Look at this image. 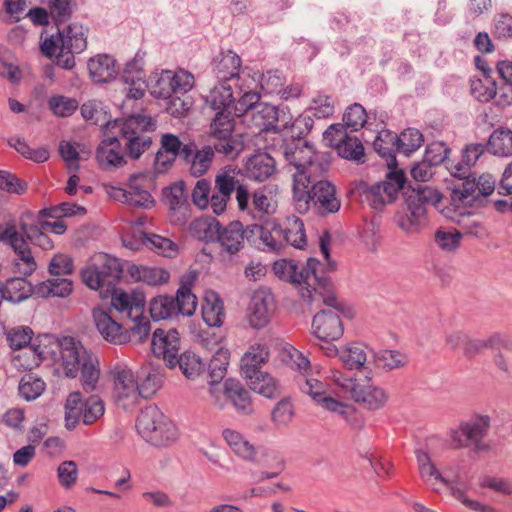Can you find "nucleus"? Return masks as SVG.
<instances>
[{"instance_id":"obj_12","label":"nucleus","mask_w":512,"mask_h":512,"mask_svg":"<svg viewBox=\"0 0 512 512\" xmlns=\"http://www.w3.org/2000/svg\"><path fill=\"white\" fill-rule=\"evenodd\" d=\"M251 236L248 226L244 227L240 221L222 225L216 241L219 246V260L225 265L234 264L239 253L245 248V240H250Z\"/></svg>"},{"instance_id":"obj_11","label":"nucleus","mask_w":512,"mask_h":512,"mask_svg":"<svg viewBox=\"0 0 512 512\" xmlns=\"http://www.w3.org/2000/svg\"><path fill=\"white\" fill-rule=\"evenodd\" d=\"M490 428V418L487 415H474L468 421L461 422L459 429L451 434V447L460 449L472 444L473 451L479 453L488 451L489 445L483 442Z\"/></svg>"},{"instance_id":"obj_25","label":"nucleus","mask_w":512,"mask_h":512,"mask_svg":"<svg viewBox=\"0 0 512 512\" xmlns=\"http://www.w3.org/2000/svg\"><path fill=\"white\" fill-rule=\"evenodd\" d=\"M270 356L265 344L256 343L249 347L240 361V371L244 379H252L265 365Z\"/></svg>"},{"instance_id":"obj_57","label":"nucleus","mask_w":512,"mask_h":512,"mask_svg":"<svg viewBox=\"0 0 512 512\" xmlns=\"http://www.w3.org/2000/svg\"><path fill=\"white\" fill-rule=\"evenodd\" d=\"M311 332L320 341H336L343 336V322H312Z\"/></svg>"},{"instance_id":"obj_39","label":"nucleus","mask_w":512,"mask_h":512,"mask_svg":"<svg viewBox=\"0 0 512 512\" xmlns=\"http://www.w3.org/2000/svg\"><path fill=\"white\" fill-rule=\"evenodd\" d=\"M222 224L214 217H200L190 224L191 235L205 243H216Z\"/></svg>"},{"instance_id":"obj_1","label":"nucleus","mask_w":512,"mask_h":512,"mask_svg":"<svg viewBox=\"0 0 512 512\" xmlns=\"http://www.w3.org/2000/svg\"><path fill=\"white\" fill-rule=\"evenodd\" d=\"M319 244L325 263L310 257L305 265L300 266L292 259L283 258L273 263V272L279 279L289 282L297 288L301 298L307 303H312L315 296L319 294L325 305L337 311L333 317L352 319L356 315L351 305L338 301L332 294L324 296V293H329L332 290V282L327 274L337 270V262L330 258V234L327 231L320 236Z\"/></svg>"},{"instance_id":"obj_53","label":"nucleus","mask_w":512,"mask_h":512,"mask_svg":"<svg viewBox=\"0 0 512 512\" xmlns=\"http://www.w3.org/2000/svg\"><path fill=\"white\" fill-rule=\"evenodd\" d=\"M245 380L252 390L267 398H274L279 395V383L268 372L260 370L252 379Z\"/></svg>"},{"instance_id":"obj_3","label":"nucleus","mask_w":512,"mask_h":512,"mask_svg":"<svg viewBox=\"0 0 512 512\" xmlns=\"http://www.w3.org/2000/svg\"><path fill=\"white\" fill-rule=\"evenodd\" d=\"M322 175L293 173V200L299 213L304 214L311 207L321 216L339 211L341 200L336 188L330 181L319 179Z\"/></svg>"},{"instance_id":"obj_47","label":"nucleus","mask_w":512,"mask_h":512,"mask_svg":"<svg viewBox=\"0 0 512 512\" xmlns=\"http://www.w3.org/2000/svg\"><path fill=\"white\" fill-rule=\"evenodd\" d=\"M44 358V351L40 346H28L14 355L12 364L20 372L31 371L38 367Z\"/></svg>"},{"instance_id":"obj_52","label":"nucleus","mask_w":512,"mask_h":512,"mask_svg":"<svg viewBox=\"0 0 512 512\" xmlns=\"http://www.w3.org/2000/svg\"><path fill=\"white\" fill-rule=\"evenodd\" d=\"M230 352L228 349L220 347L210 359L208 365L209 383L211 385L220 383L227 373L229 365Z\"/></svg>"},{"instance_id":"obj_46","label":"nucleus","mask_w":512,"mask_h":512,"mask_svg":"<svg viewBox=\"0 0 512 512\" xmlns=\"http://www.w3.org/2000/svg\"><path fill=\"white\" fill-rule=\"evenodd\" d=\"M141 73L142 68L138 60L133 59L125 65L122 78L125 83L130 84L126 91L127 100H138L144 96L145 89L141 85L137 86V81L141 80Z\"/></svg>"},{"instance_id":"obj_34","label":"nucleus","mask_w":512,"mask_h":512,"mask_svg":"<svg viewBox=\"0 0 512 512\" xmlns=\"http://www.w3.org/2000/svg\"><path fill=\"white\" fill-rule=\"evenodd\" d=\"M143 379L138 384L140 398L148 399L152 397L163 384L164 374L158 363L153 361L144 364L141 367Z\"/></svg>"},{"instance_id":"obj_33","label":"nucleus","mask_w":512,"mask_h":512,"mask_svg":"<svg viewBox=\"0 0 512 512\" xmlns=\"http://www.w3.org/2000/svg\"><path fill=\"white\" fill-rule=\"evenodd\" d=\"M223 392L226 398L239 412L243 414H251L253 412V402L250 392L240 381L233 378L226 379Z\"/></svg>"},{"instance_id":"obj_18","label":"nucleus","mask_w":512,"mask_h":512,"mask_svg":"<svg viewBox=\"0 0 512 512\" xmlns=\"http://www.w3.org/2000/svg\"><path fill=\"white\" fill-rule=\"evenodd\" d=\"M179 348L180 337L176 329H170L167 332L163 329L154 331L151 342L152 352L158 360L162 358L167 367L176 366Z\"/></svg>"},{"instance_id":"obj_63","label":"nucleus","mask_w":512,"mask_h":512,"mask_svg":"<svg viewBox=\"0 0 512 512\" xmlns=\"http://www.w3.org/2000/svg\"><path fill=\"white\" fill-rule=\"evenodd\" d=\"M177 364L182 373L189 379L199 376L205 369V364L201 358L192 352H184L179 358L177 357Z\"/></svg>"},{"instance_id":"obj_60","label":"nucleus","mask_w":512,"mask_h":512,"mask_svg":"<svg viewBox=\"0 0 512 512\" xmlns=\"http://www.w3.org/2000/svg\"><path fill=\"white\" fill-rule=\"evenodd\" d=\"M18 390L25 400H34L45 390V382L33 373H28L21 378Z\"/></svg>"},{"instance_id":"obj_55","label":"nucleus","mask_w":512,"mask_h":512,"mask_svg":"<svg viewBox=\"0 0 512 512\" xmlns=\"http://www.w3.org/2000/svg\"><path fill=\"white\" fill-rule=\"evenodd\" d=\"M239 172L232 166H225L215 176V190L223 196L231 198L232 193L240 185Z\"/></svg>"},{"instance_id":"obj_45","label":"nucleus","mask_w":512,"mask_h":512,"mask_svg":"<svg viewBox=\"0 0 512 512\" xmlns=\"http://www.w3.org/2000/svg\"><path fill=\"white\" fill-rule=\"evenodd\" d=\"M130 274L136 281L150 286L165 284L170 279V273L160 267L135 266L130 268Z\"/></svg>"},{"instance_id":"obj_7","label":"nucleus","mask_w":512,"mask_h":512,"mask_svg":"<svg viewBox=\"0 0 512 512\" xmlns=\"http://www.w3.org/2000/svg\"><path fill=\"white\" fill-rule=\"evenodd\" d=\"M112 128L119 130L125 142V152L131 159H139L150 149L153 141L146 132L156 128V121L146 115L134 114L126 119H117L113 122Z\"/></svg>"},{"instance_id":"obj_31","label":"nucleus","mask_w":512,"mask_h":512,"mask_svg":"<svg viewBox=\"0 0 512 512\" xmlns=\"http://www.w3.org/2000/svg\"><path fill=\"white\" fill-rule=\"evenodd\" d=\"M165 204L169 207L171 217L177 222L184 221L187 216V195L182 183H175L163 190Z\"/></svg>"},{"instance_id":"obj_41","label":"nucleus","mask_w":512,"mask_h":512,"mask_svg":"<svg viewBox=\"0 0 512 512\" xmlns=\"http://www.w3.org/2000/svg\"><path fill=\"white\" fill-rule=\"evenodd\" d=\"M73 291V283L65 277L55 276L39 283L35 287V294L41 298L69 296Z\"/></svg>"},{"instance_id":"obj_29","label":"nucleus","mask_w":512,"mask_h":512,"mask_svg":"<svg viewBox=\"0 0 512 512\" xmlns=\"http://www.w3.org/2000/svg\"><path fill=\"white\" fill-rule=\"evenodd\" d=\"M281 220L284 247L304 250L307 246V235L303 220L296 215H289Z\"/></svg>"},{"instance_id":"obj_32","label":"nucleus","mask_w":512,"mask_h":512,"mask_svg":"<svg viewBox=\"0 0 512 512\" xmlns=\"http://www.w3.org/2000/svg\"><path fill=\"white\" fill-rule=\"evenodd\" d=\"M241 58L232 50L221 52L213 62V71L219 82H231L240 73Z\"/></svg>"},{"instance_id":"obj_54","label":"nucleus","mask_w":512,"mask_h":512,"mask_svg":"<svg viewBox=\"0 0 512 512\" xmlns=\"http://www.w3.org/2000/svg\"><path fill=\"white\" fill-rule=\"evenodd\" d=\"M405 195L406 200H413L416 205L420 204L423 208H426V205H436L441 200V194L438 190L420 183L409 187Z\"/></svg>"},{"instance_id":"obj_26","label":"nucleus","mask_w":512,"mask_h":512,"mask_svg":"<svg viewBox=\"0 0 512 512\" xmlns=\"http://www.w3.org/2000/svg\"><path fill=\"white\" fill-rule=\"evenodd\" d=\"M96 159L100 167L105 170L118 168L126 164L119 139L110 137L103 140L97 148Z\"/></svg>"},{"instance_id":"obj_5","label":"nucleus","mask_w":512,"mask_h":512,"mask_svg":"<svg viewBox=\"0 0 512 512\" xmlns=\"http://www.w3.org/2000/svg\"><path fill=\"white\" fill-rule=\"evenodd\" d=\"M302 133L299 131L297 137L291 134L290 138L282 139L277 153L295 168L294 173H305L310 176L323 174L329 167L328 161L322 159L315 152L313 145L300 136Z\"/></svg>"},{"instance_id":"obj_62","label":"nucleus","mask_w":512,"mask_h":512,"mask_svg":"<svg viewBox=\"0 0 512 512\" xmlns=\"http://www.w3.org/2000/svg\"><path fill=\"white\" fill-rule=\"evenodd\" d=\"M472 96L479 102H489L496 96L497 85L492 78L472 79L470 82Z\"/></svg>"},{"instance_id":"obj_16","label":"nucleus","mask_w":512,"mask_h":512,"mask_svg":"<svg viewBox=\"0 0 512 512\" xmlns=\"http://www.w3.org/2000/svg\"><path fill=\"white\" fill-rule=\"evenodd\" d=\"M194 83V75L187 70H163L152 85L151 94L155 98H171L174 94L187 93Z\"/></svg>"},{"instance_id":"obj_28","label":"nucleus","mask_w":512,"mask_h":512,"mask_svg":"<svg viewBox=\"0 0 512 512\" xmlns=\"http://www.w3.org/2000/svg\"><path fill=\"white\" fill-rule=\"evenodd\" d=\"M223 322H192L191 332L196 341L209 349L219 345L226 337Z\"/></svg>"},{"instance_id":"obj_24","label":"nucleus","mask_w":512,"mask_h":512,"mask_svg":"<svg viewBox=\"0 0 512 512\" xmlns=\"http://www.w3.org/2000/svg\"><path fill=\"white\" fill-rule=\"evenodd\" d=\"M352 399L365 409L377 410L386 404L388 395L384 389L375 386L370 379H365L354 388Z\"/></svg>"},{"instance_id":"obj_38","label":"nucleus","mask_w":512,"mask_h":512,"mask_svg":"<svg viewBox=\"0 0 512 512\" xmlns=\"http://www.w3.org/2000/svg\"><path fill=\"white\" fill-rule=\"evenodd\" d=\"M58 40L62 49L72 53H81L87 47V37L82 25L71 24L62 31L58 28Z\"/></svg>"},{"instance_id":"obj_14","label":"nucleus","mask_w":512,"mask_h":512,"mask_svg":"<svg viewBox=\"0 0 512 512\" xmlns=\"http://www.w3.org/2000/svg\"><path fill=\"white\" fill-rule=\"evenodd\" d=\"M405 183L404 172L394 167L389 170L383 181L372 185L365 191V199L374 209H381L396 199L399 191L404 189Z\"/></svg>"},{"instance_id":"obj_64","label":"nucleus","mask_w":512,"mask_h":512,"mask_svg":"<svg viewBox=\"0 0 512 512\" xmlns=\"http://www.w3.org/2000/svg\"><path fill=\"white\" fill-rule=\"evenodd\" d=\"M230 115V111H216V115L211 123V133L213 137L226 138L232 135L234 120Z\"/></svg>"},{"instance_id":"obj_9","label":"nucleus","mask_w":512,"mask_h":512,"mask_svg":"<svg viewBox=\"0 0 512 512\" xmlns=\"http://www.w3.org/2000/svg\"><path fill=\"white\" fill-rule=\"evenodd\" d=\"M123 274L120 261L106 253L93 255L81 271L83 282L93 290L109 292Z\"/></svg>"},{"instance_id":"obj_30","label":"nucleus","mask_w":512,"mask_h":512,"mask_svg":"<svg viewBox=\"0 0 512 512\" xmlns=\"http://www.w3.org/2000/svg\"><path fill=\"white\" fill-rule=\"evenodd\" d=\"M222 436L230 449L240 458L256 462L260 454V448L247 440L240 432L227 428Z\"/></svg>"},{"instance_id":"obj_13","label":"nucleus","mask_w":512,"mask_h":512,"mask_svg":"<svg viewBox=\"0 0 512 512\" xmlns=\"http://www.w3.org/2000/svg\"><path fill=\"white\" fill-rule=\"evenodd\" d=\"M102 337L114 345L131 341L144 342L151 330L150 322H95Z\"/></svg>"},{"instance_id":"obj_22","label":"nucleus","mask_w":512,"mask_h":512,"mask_svg":"<svg viewBox=\"0 0 512 512\" xmlns=\"http://www.w3.org/2000/svg\"><path fill=\"white\" fill-rule=\"evenodd\" d=\"M214 159V149L210 145L202 148L191 142L182 149V160L189 165V172L194 177H201L208 172Z\"/></svg>"},{"instance_id":"obj_19","label":"nucleus","mask_w":512,"mask_h":512,"mask_svg":"<svg viewBox=\"0 0 512 512\" xmlns=\"http://www.w3.org/2000/svg\"><path fill=\"white\" fill-rule=\"evenodd\" d=\"M298 384L303 392L309 394L316 402L329 411L337 412L341 415H347L354 411L352 406L328 396L326 394V385L317 379L300 377Z\"/></svg>"},{"instance_id":"obj_35","label":"nucleus","mask_w":512,"mask_h":512,"mask_svg":"<svg viewBox=\"0 0 512 512\" xmlns=\"http://www.w3.org/2000/svg\"><path fill=\"white\" fill-rule=\"evenodd\" d=\"M0 287L4 300L12 303H20L35 294V288L26 276L9 278Z\"/></svg>"},{"instance_id":"obj_15","label":"nucleus","mask_w":512,"mask_h":512,"mask_svg":"<svg viewBox=\"0 0 512 512\" xmlns=\"http://www.w3.org/2000/svg\"><path fill=\"white\" fill-rule=\"evenodd\" d=\"M323 140L334 148L338 155L344 159L364 162V147L356 136H350L344 125L337 123L330 125L323 133Z\"/></svg>"},{"instance_id":"obj_21","label":"nucleus","mask_w":512,"mask_h":512,"mask_svg":"<svg viewBox=\"0 0 512 512\" xmlns=\"http://www.w3.org/2000/svg\"><path fill=\"white\" fill-rule=\"evenodd\" d=\"M252 119L263 131H281L288 127L292 117L274 105L260 103L252 113Z\"/></svg>"},{"instance_id":"obj_8","label":"nucleus","mask_w":512,"mask_h":512,"mask_svg":"<svg viewBox=\"0 0 512 512\" xmlns=\"http://www.w3.org/2000/svg\"><path fill=\"white\" fill-rule=\"evenodd\" d=\"M136 428L146 442L157 447L167 446L177 437L175 425L156 405L141 409Z\"/></svg>"},{"instance_id":"obj_10","label":"nucleus","mask_w":512,"mask_h":512,"mask_svg":"<svg viewBox=\"0 0 512 512\" xmlns=\"http://www.w3.org/2000/svg\"><path fill=\"white\" fill-rule=\"evenodd\" d=\"M64 408L68 429L75 428L80 422L84 425H93L105 413V403L99 395L91 394L84 399L81 391L69 393Z\"/></svg>"},{"instance_id":"obj_50","label":"nucleus","mask_w":512,"mask_h":512,"mask_svg":"<svg viewBox=\"0 0 512 512\" xmlns=\"http://www.w3.org/2000/svg\"><path fill=\"white\" fill-rule=\"evenodd\" d=\"M397 146V134L389 130L380 131L373 141L374 150L387 160L389 167L391 163L395 164L396 162Z\"/></svg>"},{"instance_id":"obj_37","label":"nucleus","mask_w":512,"mask_h":512,"mask_svg":"<svg viewBox=\"0 0 512 512\" xmlns=\"http://www.w3.org/2000/svg\"><path fill=\"white\" fill-rule=\"evenodd\" d=\"M275 170L274 159L266 153L251 156L246 162V173L250 179L258 182L268 179Z\"/></svg>"},{"instance_id":"obj_17","label":"nucleus","mask_w":512,"mask_h":512,"mask_svg":"<svg viewBox=\"0 0 512 512\" xmlns=\"http://www.w3.org/2000/svg\"><path fill=\"white\" fill-rule=\"evenodd\" d=\"M248 232L259 237L258 247L262 251L280 253L285 248L281 219L267 218L262 224L248 225Z\"/></svg>"},{"instance_id":"obj_58","label":"nucleus","mask_w":512,"mask_h":512,"mask_svg":"<svg viewBox=\"0 0 512 512\" xmlns=\"http://www.w3.org/2000/svg\"><path fill=\"white\" fill-rule=\"evenodd\" d=\"M397 142V152L408 156L422 146L424 138L418 129L408 128L397 135Z\"/></svg>"},{"instance_id":"obj_42","label":"nucleus","mask_w":512,"mask_h":512,"mask_svg":"<svg viewBox=\"0 0 512 512\" xmlns=\"http://www.w3.org/2000/svg\"><path fill=\"white\" fill-rule=\"evenodd\" d=\"M18 240L19 243L11 245L16 254L13 260L14 268L17 273L29 276L36 270L37 264L23 236L20 235Z\"/></svg>"},{"instance_id":"obj_2","label":"nucleus","mask_w":512,"mask_h":512,"mask_svg":"<svg viewBox=\"0 0 512 512\" xmlns=\"http://www.w3.org/2000/svg\"><path fill=\"white\" fill-rule=\"evenodd\" d=\"M484 152L485 147L482 144L466 145L462 151L461 160L449 167L454 177L463 180L451 192V202L455 207L481 203L484 198L494 192L495 179L492 175L484 173L477 177L470 174L471 167L476 164Z\"/></svg>"},{"instance_id":"obj_51","label":"nucleus","mask_w":512,"mask_h":512,"mask_svg":"<svg viewBox=\"0 0 512 512\" xmlns=\"http://www.w3.org/2000/svg\"><path fill=\"white\" fill-rule=\"evenodd\" d=\"M143 245L164 257H174L178 246L171 239L158 234L141 232Z\"/></svg>"},{"instance_id":"obj_61","label":"nucleus","mask_w":512,"mask_h":512,"mask_svg":"<svg viewBox=\"0 0 512 512\" xmlns=\"http://www.w3.org/2000/svg\"><path fill=\"white\" fill-rule=\"evenodd\" d=\"M139 176L132 175L129 179L128 205L141 208H149L154 204L151 194L137 185Z\"/></svg>"},{"instance_id":"obj_44","label":"nucleus","mask_w":512,"mask_h":512,"mask_svg":"<svg viewBox=\"0 0 512 512\" xmlns=\"http://www.w3.org/2000/svg\"><path fill=\"white\" fill-rule=\"evenodd\" d=\"M234 101V91L232 90V85L228 82H219L206 98V102L215 111H230V106Z\"/></svg>"},{"instance_id":"obj_27","label":"nucleus","mask_w":512,"mask_h":512,"mask_svg":"<svg viewBox=\"0 0 512 512\" xmlns=\"http://www.w3.org/2000/svg\"><path fill=\"white\" fill-rule=\"evenodd\" d=\"M20 228L26 238L34 245L39 246L43 250L53 248V242L45 233L47 231L42 228L39 219H36L32 212H25L20 217Z\"/></svg>"},{"instance_id":"obj_36","label":"nucleus","mask_w":512,"mask_h":512,"mask_svg":"<svg viewBox=\"0 0 512 512\" xmlns=\"http://www.w3.org/2000/svg\"><path fill=\"white\" fill-rule=\"evenodd\" d=\"M88 70L94 82L106 83L117 74L116 61L107 54L97 55L88 61Z\"/></svg>"},{"instance_id":"obj_48","label":"nucleus","mask_w":512,"mask_h":512,"mask_svg":"<svg viewBox=\"0 0 512 512\" xmlns=\"http://www.w3.org/2000/svg\"><path fill=\"white\" fill-rule=\"evenodd\" d=\"M488 149L495 156H512V130L506 127L494 130L488 140Z\"/></svg>"},{"instance_id":"obj_40","label":"nucleus","mask_w":512,"mask_h":512,"mask_svg":"<svg viewBox=\"0 0 512 512\" xmlns=\"http://www.w3.org/2000/svg\"><path fill=\"white\" fill-rule=\"evenodd\" d=\"M274 309V296L270 289L260 287L251 295L248 310L253 320H265Z\"/></svg>"},{"instance_id":"obj_43","label":"nucleus","mask_w":512,"mask_h":512,"mask_svg":"<svg viewBox=\"0 0 512 512\" xmlns=\"http://www.w3.org/2000/svg\"><path fill=\"white\" fill-rule=\"evenodd\" d=\"M406 205L407 211L396 216V223L405 232L414 233L425 220L426 208L416 205L413 200H406Z\"/></svg>"},{"instance_id":"obj_6","label":"nucleus","mask_w":512,"mask_h":512,"mask_svg":"<svg viewBox=\"0 0 512 512\" xmlns=\"http://www.w3.org/2000/svg\"><path fill=\"white\" fill-rule=\"evenodd\" d=\"M193 279L181 281L176 297L159 295L149 302V313L152 320H169L176 316L190 317L197 307V298L191 292Z\"/></svg>"},{"instance_id":"obj_49","label":"nucleus","mask_w":512,"mask_h":512,"mask_svg":"<svg viewBox=\"0 0 512 512\" xmlns=\"http://www.w3.org/2000/svg\"><path fill=\"white\" fill-rule=\"evenodd\" d=\"M276 202L264 190H256L252 194V203L248 213L254 219L264 221L276 212Z\"/></svg>"},{"instance_id":"obj_20","label":"nucleus","mask_w":512,"mask_h":512,"mask_svg":"<svg viewBox=\"0 0 512 512\" xmlns=\"http://www.w3.org/2000/svg\"><path fill=\"white\" fill-rule=\"evenodd\" d=\"M108 293H111V306L119 312H127L129 320H147L143 315L146 303L143 293L129 294L115 287Z\"/></svg>"},{"instance_id":"obj_56","label":"nucleus","mask_w":512,"mask_h":512,"mask_svg":"<svg viewBox=\"0 0 512 512\" xmlns=\"http://www.w3.org/2000/svg\"><path fill=\"white\" fill-rule=\"evenodd\" d=\"M224 316V304L220 296L215 291H206L202 302V320H222Z\"/></svg>"},{"instance_id":"obj_59","label":"nucleus","mask_w":512,"mask_h":512,"mask_svg":"<svg viewBox=\"0 0 512 512\" xmlns=\"http://www.w3.org/2000/svg\"><path fill=\"white\" fill-rule=\"evenodd\" d=\"M8 143L22 156L34 162L43 163L49 159L50 153L46 147L33 149L20 137H13L8 140Z\"/></svg>"},{"instance_id":"obj_23","label":"nucleus","mask_w":512,"mask_h":512,"mask_svg":"<svg viewBox=\"0 0 512 512\" xmlns=\"http://www.w3.org/2000/svg\"><path fill=\"white\" fill-rule=\"evenodd\" d=\"M113 379L116 403L124 408L136 404L140 395L133 372L130 369L116 370Z\"/></svg>"},{"instance_id":"obj_4","label":"nucleus","mask_w":512,"mask_h":512,"mask_svg":"<svg viewBox=\"0 0 512 512\" xmlns=\"http://www.w3.org/2000/svg\"><path fill=\"white\" fill-rule=\"evenodd\" d=\"M59 346L65 375L71 378L79 375L82 393L98 392L101 372L97 358L70 336L62 337L59 340Z\"/></svg>"}]
</instances>
